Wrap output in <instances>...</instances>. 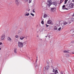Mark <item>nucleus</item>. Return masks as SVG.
<instances>
[{"instance_id":"412c9836","label":"nucleus","mask_w":74,"mask_h":74,"mask_svg":"<svg viewBox=\"0 0 74 74\" xmlns=\"http://www.w3.org/2000/svg\"><path fill=\"white\" fill-rule=\"evenodd\" d=\"M42 21H41V23L42 25H44V21H44V19H42Z\"/></svg>"},{"instance_id":"f03ea898","label":"nucleus","mask_w":74,"mask_h":74,"mask_svg":"<svg viewBox=\"0 0 74 74\" xmlns=\"http://www.w3.org/2000/svg\"><path fill=\"white\" fill-rule=\"evenodd\" d=\"M23 43H25V44H26V42L23 43L19 41L18 42V47L20 48H22L23 47Z\"/></svg>"},{"instance_id":"a19ab883","label":"nucleus","mask_w":74,"mask_h":74,"mask_svg":"<svg viewBox=\"0 0 74 74\" xmlns=\"http://www.w3.org/2000/svg\"><path fill=\"white\" fill-rule=\"evenodd\" d=\"M51 74H54V73H51Z\"/></svg>"},{"instance_id":"49530a36","label":"nucleus","mask_w":74,"mask_h":74,"mask_svg":"<svg viewBox=\"0 0 74 74\" xmlns=\"http://www.w3.org/2000/svg\"><path fill=\"white\" fill-rule=\"evenodd\" d=\"M73 36H74V34L73 35Z\"/></svg>"},{"instance_id":"6e6552de","label":"nucleus","mask_w":74,"mask_h":74,"mask_svg":"<svg viewBox=\"0 0 74 74\" xmlns=\"http://www.w3.org/2000/svg\"><path fill=\"white\" fill-rule=\"evenodd\" d=\"M47 23H48V24H50L51 25H53V22L50 20L48 21Z\"/></svg>"},{"instance_id":"f3484780","label":"nucleus","mask_w":74,"mask_h":74,"mask_svg":"<svg viewBox=\"0 0 74 74\" xmlns=\"http://www.w3.org/2000/svg\"><path fill=\"white\" fill-rule=\"evenodd\" d=\"M62 9L63 10H67V9L65 8V5H64L62 6Z\"/></svg>"},{"instance_id":"de8ad7c7","label":"nucleus","mask_w":74,"mask_h":74,"mask_svg":"<svg viewBox=\"0 0 74 74\" xmlns=\"http://www.w3.org/2000/svg\"><path fill=\"white\" fill-rule=\"evenodd\" d=\"M37 58H38V57H37Z\"/></svg>"},{"instance_id":"393cba45","label":"nucleus","mask_w":74,"mask_h":74,"mask_svg":"<svg viewBox=\"0 0 74 74\" xmlns=\"http://www.w3.org/2000/svg\"><path fill=\"white\" fill-rule=\"evenodd\" d=\"M63 1V0H60V4H61L62 2Z\"/></svg>"},{"instance_id":"f257e3e1","label":"nucleus","mask_w":74,"mask_h":74,"mask_svg":"<svg viewBox=\"0 0 74 74\" xmlns=\"http://www.w3.org/2000/svg\"><path fill=\"white\" fill-rule=\"evenodd\" d=\"M47 2H48V3L47 4V5L48 7H50L51 5H52V4H53V5H55V6L56 4H57V3L56 2H52V1L48 0H47Z\"/></svg>"},{"instance_id":"ea45409f","label":"nucleus","mask_w":74,"mask_h":74,"mask_svg":"<svg viewBox=\"0 0 74 74\" xmlns=\"http://www.w3.org/2000/svg\"><path fill=\"white\" fill-rule=\"evenodd\" d=\"M18 33H21V32H19Z\"/></svg>"},{"instance_id":"5701e85b","label":"nucleus","mask_w":74,"mask_h":74,"mask_svg":"<svg viewBox=\"0 0 74 74\" xmlns=\"http://www.w3.org/2000/svg\"><path fill=\"white\" fill-rule=\"evenodd\" d=\"M47 16V15L46 14H45L44 15V18H45Z\"/></svg>"},{"instance_id":"423d86ee","label":"nucleus","mask_w":74,"mask_h":74,"mask_svg":"<svg viewBox=\"0 0 74 74\" xmlns=\"http://www.w3.org/2000/svg\"><path fill=\"white\" fill-rule=\"evenodd\" d=\"M74 5V3H71L69 5V7L70 8H73V6Z\"/></svg>"},{"instance_id":"37998d69","label":"nucleus","mask_w":74,"mask_h":74,"mask_svg":"<svg viewBox=\"0 0 74 74\" xmlns=\"http://www.w3.org/2000/svg\"><path fill=\"white\" fill-rule=\"evenodd\" d=\"M0 50H1V48H0Z\"/></svg>"},{"instance_id":"f704fd0d","label":"nucleus","mask_w":74,"mask_h":74,"mask_svg":"<svg viewBox=\"0 0 74 74\" xmlns=\"http://www.w3.org/2000/svg\"><path fill=\"white\" fill-rule=\"evenodd\" d=\"M72 2L74 3V0H72Z\"/></svg>"},{"instance_id":"f8f14e48","label":"nucleus","mask_w":74,"mask_h":74,"mask_svg":"<svg viewBox=\"0 0 74 74\" xmlns=\"http://www.w3.org/2000/svg\"><path fill=\"white\" fill-rule=\"evenodd\" d=\"M74 32V30L73 29H71L70 31V33L71 34H73V33Z\"/></svg>"},{"instance_id":"2eb2a0df","label":"nucleus","mask_w":74,"mask_h":74,"mask_svg":"<svg viewBox=\"0 0 74 74\" xmlns=\"http://www.w3.org/2000/svg\"><path fill=\"white\" fill-rule=\"evenodd\" d=\"M49 69V66H47L45 68H44V69H46V70H48Z\"/></svg>"},{"instance_id":"4468645a","label":"nucleus","mask_w":74,"mask_h":74,"mask_svg":"<svg viewBox=\"0 0 74 74\" xmlns=\"http://www.w3.org/2000/svg\"><path fill=\"white\" fill-rule=\"evenodd\" d=\"M58 27H57L56 26H55V27H54V30H58Z\"/></svg>"},{"instance_id":"a18cd8bd","label":"nucleus","mask_w":74,"mask_h":74,"mask_svg":"<svg viewBox=\"0 0 74 74\" xmlns=\"http://www.w3.org/2000/svg\"><path fill=\"white\" fill-rule=\"evenodd\" d=\"M37 59H36V61H37Z\"/></svg>"},{"instance_id":"1a4fd4ad","label":"nucleus","mask_w":74,"mask_h":74,"mask_svg":"<svg viewBox=\"0 0 74 74\" xmlns=\"http://www.w3.org/2000/svg\"><path fill=\"white\" fill-rule=\"evenodd\" d=\"M7 40L8 41H10V42H11L12 41V39L10 37H8L7 38Z\"/></svg>"},{"instance_id":"0eeeda50","label":"nucleus","mask_w":74,"mask_h":74,"mask_svg":"<svg viewBox=\"0 0 74 74\" xmlns=\"http://www.w3.org/2000/svg\"><path fill=\"white\" fill-rule=\"evenodd\" d=\"M56 10V8H51V11L52 12H55Z\"/></svg>"},{"instance_id":"dca6fc26","label":"nucleus","mask_w":74,"mask_h":74,"mask_svg":"<svg viewBox=\"0 0 74 74\" xmlns=\"http://www.w3.org/2000/svg\"><path fill=\"white\" fill-rule=\"evenodd\" d=\"M69 51L65 50V51H64V53H69Z\"/></svg>"},{"instance_id":"9b49d317","label":"nucleus","mask_w":74,"mask_h":74,"mask_svg":"<svg viewBox=\"0 0 74 74\" xmlns=\"http://www.w3.org/2000/svg\"><path fill=\"white\" fill-rule=\"evenodd\" d=\"M15 2L17 5H19V2H18V1H15Z\"/></svg>"},{"instance_id":"9d476101","label":"nucleus","mask_w":74,"mask_h":74,"mask_svg":"<svg viewBox=\"0 0 74 74\" xmlns=\"http://www.w3.org/2000/svg\"><path fill=\"white\" fill-rule=\"evenodd\" d=\"M63 24H62V27H64V25H67V22H64L63 23Z\"/></svg>"},{"instance_id":"79ce46f5","label":"nucleus","mask_w":74,"mask_h":74,"mask_svg":"<svg viewBox=\"0 0 74 74\" xmlns=\"http://www.w3.org/2000/svg\"><path fill=\"white\" fill-rule=\"evenodd\" d=\"M51 63H52V60H51Z\"/></svg>"},{"instance_id":"c85d7f7f","label":"nucleus","mask_w":74,"mask_h":74,"mask_svg":"<svg viewBox=\"0 0 74 74\" xmlns=\"http://www.w3.org/2000/svg\"><path fill=\"white\" fill-rule=\"evenodd\" d=\"M63 72L61 71L60 72V74H63Z\"/></svg>"},{"instance_id":"e433bc0d","label":"nucleus","mask_w":74,"mask_h":74,"mask_svg":"<svg viewBox=\"0 0 74 74\" xmlns=\"http://www.w3.org/2000/svg\"><path fill=\"white\" fill-rule=\"evenodd\" d=\"M19 0H15V1H18Z\"/></svg>"},{"instance_id":"09e8293b","label":"nucleus","mask_w":74,"mask_h":74,"mask_svg":"<svg viewBox=\"0 0 74 74\" xmlns=\"http://www.w3.org/2000/svg\"><path fill=\"white\" fill-rule=\"evenodd\" d=\"M30 11V9H29V10L28 11Z\"/></svg>"},{"instance_id":"4c0bfd02","label":"nucleus","mask_w":74,"mask_h":74,"mask_svg":"<svg viewBox=\"0 0 74 74\" xmlns=\"http://www.w3.org/2000/svg\"><path fill=\"white\" fill-rule=\"evenodd\" d=\"M45 37H48V36L47 35V36H46Z\"/></svg>"},{"instance_id":"a211bd4d","label":"nucleus","mask_w":74,"mask_h":74,"mask_svg":"<svg viewBox=\"0 0 74 74\" xmlns=\"http://www.w3.org/2000/svg\"><path fill=\"white\" fill-rule=\"evenodd\" d=\"M14 52H15V53H17V51L16 48L14 49Z\"/></svg>"},{"instance_id":"b1692460","label":"nucleus","mask_w":74,"mask_h":74,"mask_svg":"<svg viewBox=\"0 0 74 74\" xmlns=\"http://www.w3.org/2000/svg\"><path fill=\"white\" fill-rule=\"evenodd\" d=\"M18 37H19V36L17 35H16L15 36V37L16 38H18Z\"/></svg>"},{"instance_id":"72a5a7b5","label":"nucleus","mask_w":74,"mask_h":74,"mask_svg":"<svg viewBox=\"0 0 74 74\" xmlns=\"http://www.w3.org/2000/svg\"><path fill=\"white\" fill-rule=\"evenodd\" d=\"M33 12H35V11H34V10H33Z\"/></svg>"},{"instance_id":"20e7f679","label":"nucleus","mask_w":74,"mask_h":74,"mask_svg":"<svg viewBox=\"0 0 74 74\" xmlns=\"http://www.w3.org/2000/svg\"><path fill=\"white\" fill-rule=\"evenodd\" d=\"M74 21V18H69L68 19V22L69 23H71L72 22Z\"/></svg>"},{"instance_id":"6ab92c4d","label":"nucleus","mask_w":74,"mask_h":74,"mask_svg":"<svg viewBox=\"0 0 74 74\" xmlns=\"http://www.w3.org/2000/svg\"><path fill=\"white\" fill-rule=\"evenodd\" d=\"M66 56L67 58H69V57H70V56L68 54H66Z\"/></svg>"},{"instance_id":"c756f323","label":"nucleus","mask_w":74,"mask_h":74,"mask_svg":"<svg viewBox=\"0 0 74 74\" xmlns=\"http://www.w3.org/2000/svg\"><path fill=\"white\" fill-rule=\"evenodd\" d=\"M48 37H49V38H50V35H49V34L48 35Z\"/></svg>"},{"instance_id":"cd10ccee","label":"nucleus","mask_w":74,"mask_h":74,"mask_svg":"<svg viewBox=\"0 0 74 74\" xmlns=\"http://www.w3.org/2000/svg\"><path fill=\"white\" fill-rule=\"evenodd\" d=\"M31 2H32V0H29V3H31Z\"/></svg>"},{"instance_id":"c03bdc74","label":"nucleus","mask_w":74,"mask_h":74,"mask_svg":"<svg viewBox=\"0 0 74 74\" xmlns=\"http://www.w3.org/2000/svg\"><path fill=\"white\" fill-rule=\"evenodd\" d=\"M73 54H74V53H73Z\"/></svg>"},{"instance_id":"a878e982","label":"nucleus","mask_w":74,"mask_h":74,"mask_svg":"<svg viewBox=\"0 0 74 74\" xmlns=\"http://www.w3.org/2000/svg\"><path fill=\"white\" fill-rule=\"evenodd\" d=\"M30 14L31 15H32V16H34V14L33 13H30Z\"/></svg>"},{"instance_id":"39448f33","label":"nucleus","mask_w":74,"mask_h":74,"mask_svg":"<svg viewBox=\"0 0 74 74\" xmlns=\"http://www.w3.org/2000/svg\"><path fill=\"white\" fill-rule=\"evenodd\" d=\"M5 34H3L1 36V40H4V39H5Z\"/></svg>"},{"instance_id":"473e14b6","label":"nucleus","mask_w":74,"mask_h":74,"mask_svg":"<svg viewBox=\"0 0 74 74\" xmlns=\"http://www.w3.org/2000/svg\"><path fill=\"white\" fill-rule=\"evenodd\" d=\"M3 43L2 42H0V45H2Z\"/></svg>"},{"instance_id":"58836bf2","label":"nucleus","mask_w":74,"mask_h":74,"mask_svg":"<svg viewBox=\"0 0 74 74\" xmlns=\"http://www.w3.org/2000/svg\"><path fill=\"white\" fill-rule=\"evenodd\" d=\"M73 14V13H70V14Z\"/></svg>"},{"instance_id":"7c9ffc66","label":"nucleus","mask_w":74,"mask_h":74,"mask_svg":"<svg viewBox=\"0 0 74 74\" xmlns=\"http://www.w3.org/2000/svg\"><path fill=\"white\" fill-rule=\"evenodd\" d=\"M28 0H25V2H27V1H28Z\"/></svg>"},{"instance_id":"aec40b11","label":"nucleus","mask_w":74,"mask_h":74,"mask_svg":"<svg viewBox=\"0 0 74 74\" xmlns=\"http://www.w3.org/2000/svg\"><path fill=\"white\" fill-rule=\"evenodd\" d=\"M29 13L25 14V16H29Z\"/></svg>"},{"instance_id":"4be33fe9","label":"nucleus","mask_w":74,"mask_h":74,"mask_svg":"<svg viewBox=\"0 0 74 74\" xmlns=\"http://www.w3.org/2000/svg\"><path fill=\"white\" fill-rule=\"evenodd\" d=\"M68 1V0H65L64 4H66V3H67V2Z\"/></svg>"},{"instance_id":"2f4dec72","label":"nucleus","mask_w":74,"mask_h":74,"mask_svg":"<svg viewBox=\"0 0 74 74\" xmlns=\"http://www.w3.org/2000/svg\"><path fill=\"white\" fill-rule=\"evenodd\" d=\"M46 27H48L49 26V25H47V24H46Z\"/></svg>"},{"instance_id":"c9c22d12","label":"nucleus","mask_w":74,"mask_h":74,"mask_svg":"<svg viewBox=\"0 0 74 74\" xmlns=\"http://www.w3.org/2000/svg\"><path fill=\"white\" fill-rule=\"evenodd\" d=\"M39 37V36H38V35L37 36V37Z\"/></svg>"},{"instance_id":"7ed1b4c3","label":"nucleus","mask_w":74,"mask_h":74,"mask_svg":"<svg viewBox=\"0 0 74 74\" xmlns=\"http://www.w3.org/2000/svg\"><path fill=\"white\" fill-rule=\"evenodd\" d=\"M51 67L53 69V73H55V74H57V73H58V70H56L55 69H53V65H51Z\"/></svg>"},{"instance_id":"bb28decb","label":"nucleus","mask_w":74,"mask_h":74,"mask_svg":"<svg viewBox=\"0 0 74 74\" xmlns=\"http://www.w3.org/2000/svg\"><path fill=\"white\" fill-rule=\"evenodd\" d=\"M60 30H61V27H60L58 28V30H59V31H60Z\"/></svg>"},{"instance_id":"ddd939ff","label":"nucleus","mask_w":74,"mask_h":74,"mask_svg":"<svg viewBox=\"0 0 74 74\" xmlns=\"http://www.w3.org/2000/svg\"><path fill=\"white\" fill-rule=\"evenodd\" d=\"M25 37L23 36H21L20 37V40H23L24 38H25Z\"/></svg>"}]
</instances>
